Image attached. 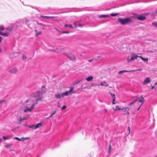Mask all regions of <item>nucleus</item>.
<instances>
[{"label":"nucleus","mask_w":157,"mask_h":157,"mask_svg":"<svg viewBox=\"0 0 157 157\" xmlns=\"http://www.w3.org/2000/svg\"><path fill=\"white\" fill-rule=\"evenodd\" d=\"M93 59H89L88 60V61H89V62H91V61H92V60H93Z\"/></svg>","instance_id":"obj_54"},{"label":"nucleus","mask_w":157,"mask_h":157,"mask_svg":"<svg viewBox=\"0 0 157 157\" xmlns=\"http://www.w3.org/2000/svg\"><path fill=\"white\" fill-rule=\"evenodd\" d=\"M8 33H7L6 32V33H2L0 31V35H1L3 36H8Z\"/></svg>","instance_id":"obj_17"},{"label":"nucleus","mask_w":157,"mask_h":157,"mask_svg":"<svg viewBox=\"0 0 157 157\" xmlns=\"http://www.w3.org/2000/svg\"><path fill=\"white\" fill-rule=\"evenodd\" d=\"M27 118L25 117H19L17 121L19 122V124H20L21 123V121L27 119Z\"/></svg>","instance_id":"obj_13"},{"label":"nucleus","mask_w":157,"mask_h":157,"mask_svg":"<svg viewBox=\"0 0 157 157\" xmlns=\"http://www.w3.org/2000/svg\"><path fill=\"white\" fill-rule=\"evenodd\" d=\"M136 102V100H134V101H132V102L129 103L128 104V105H132L133 104H134Z\"/></svg>","instance_id":"obj_32"},{"label":"nucleus","mask_w":157,"mask_h":157,"mask_svg":"<svg viewBox=\"0 0 157 157\" xmlns=\"http://www.w3.org/2000/svg\"><path fill=\"white\" fill-rule=\"evenodd\" d=\"M115 100V97H114V98L113 99V102H112L113 104H115V103H114V102Z\"/></svg>","instance_id":"obj_41"},{"label":"nucleus","mask_w":157,"mask_h":157,"mask_svg":"<svg viewBox=\"0 0 157 157\" xmlns=\"http://www.w3.org/2000/svg\"><path fill=\"white\" fill-rule=\"evenodd\" d=\"M111 146L110 145H109V151H108V153H110V149H111Z\"/></svg>","instance_id":"obj_42"},{"label":"nucleus","mask_w":157,"mask_h":157,"mask_svg":"<svg viewBox=\"0 0 157 157\" xmlns=\"http://www.w3.org/2000/svg\"><path fill=\"white\" fill-rule=\"evenodd\" d=\"M1 140H2V139L1 138H0V142H1Z\"/></svg>","instance_id":"obj_60"},{"label":"nucleus","mask_w":157,"mask_h":157,"mask_svg":"<svg viewBox=\"0 0 157 157\" xmlns=\"http://www.w3.org/2000/svg\"><path fill=\"white\" fill-rule=\"evenodd\" d=\"M110 94L111 95V96L113 98V99L114 98V97H115V95L114 94L110 93Z\"/></svg>","instance_id":"obj_37"},{"label":"nucleus","mask_w":157,"mask_h":157,"mask_svg":"<svg viewBox=\"0 0 157 157\" xmlns=\"http://www.w3.org/2000/svg\"><path fill=\"white\" fill-rule=\"evenodd\" d=\"M118 14V13H111L110 16L112 17H114L117 16Z\"/></svg>","instance_id":"obj_34"},{"label":"nucleus","mask_w":157,"mask_h":157,"mask_svg":"<svg viewBox=\"0 0 157 157\" xmlns=\"http://www.w3.org/2000/svg\"><path fill=\"white\" fill-rule=\"evenodd\" d=\"M64 27H68L70 28H73L72 25L71 24H70V25L65 24L64 25Z\"/></svg>","instance_id":"obj_23"},{"label":"nucleus","mask_w":157,"mask_h":157,"mask_svg":"<svg viewBox=\"0 0 157 157\" xmlns=\"http://www.w3.org/2000/svg\"><path fill=\"white\" fill-rule=\"evenodd\" d=\"M135 100H136V101H138L139 102H142L143 103L144 101V100L143 98H141L140 99L139 98H137Z\"/></svg>","instance_id":"obj_14"},{"label":"nucleus","mask_w":157,"mask_h":157,"mask_svg":"<svg viewBox=\"0 0 157 157\" xmlns=\"http://www.w3.org/2000/svg\"><path fill=\"white\" fill-rule=\"evenodd\" d=\"M3 140H6L7 139V138L5 136H3Z\"/></svg>","instance_id":"obj_45"},{"label":"nucleus","mask_w":157,"mask_h":157,"mask_svg":"<svg viewBox=\"0 0 157 157\" xmlns=\"http://www.w3.org/2000/svg\"><path fill=\"white\" fill-rule=\"evenodd\" d=\"M22 59L23 60H25L26 59V56L25 55H22Z\"/></svg>","instance_id":"obj_39"},{"label":"nucleus","mask_w":157,"mask_h":157,"mask_svg":"<svg viewBox=\"0 0 157 157\" xmlns=\"http://www.w3.org/2000/svg\"><path fill=\"white\" fill-rule=\"evenodd\" d=\"M66 56L70 60L73 61H74L75 60L76 58L75 56L72 54H66Z\"/></svg>","instance_id":"obj_4"},{"label":"nucleus","mask_w":157,"mask_h":157,"mask_svg":"<svg viewBox=\"0 0 157 157\" xmlns=\"http://www.w3.org/2000/svg\"><path fill=\"white\" fill-rule=\"evenodd\" d=\"M142 103L140 105V106L139 107V108L137 109V110H139V109H140V108L141 107V106L142 105Z\"/></svg>","instance_id":"obj_46"},{"label":"nucleus","mask_w":157,"mask_h":157,"mask_svg":"<svg viewBox=\"0 0 157 157\" xmlns=\"http://www.w3.org/2000/svg\"><path fill=\"white\" fill-rule=\"evenodd\" d=\"M13 139H15V140H17L18 141H22V138L21 139L19 138L18 137H14V138H13Z\"/></svg>","instance_id":"obj_28"},{"label":"nucleus","mask_w":157,"mask_h":157,"mask_svg":"<svg viewBox=\"0 0 157 157\" xmlns=\"http://www.w3.org/2000/svg\"><path fill=\"white\" fill-rule=\"evenodd\" d=\"M5 146L6 147H10V146L9 145H5Z\"/></svg>","instance_id":"obj_48"},{"label":"nucleus","mask_w":157,"mask_h":157,"mask_svg":"<svg viewBox=\"0 0 157 157\" xmlns=\"http://www.w3.org/2000/svg\"><path fill=\"white\" fill-rule=\"evenodd\" d=\"M121 110L124 112H126V113H123V115H125L127 114L128 115L129 114V112H128L129 108L128 107H126L124 108L121 109Z\"/></svg>","instance_id":"obj_6"},{"label":"nucleus","mask_w":157,"mask_h":157,"mask_svg":"<svg viewBox=\"0 0 157 157\" xmlns=\"http://www.w3.org/2000/svg\"><path fill=\"white\" fill-rule=\"evenodd\" d=\"M141 69H138L136 70H132L131 71H130V72H134V71H140L142 70Z\"/></svg>","instance_id":"obj_24"},{"label":"nucleus","mask_w":157,"mask_h":157,"mask_svg":"<svg viewBox=\"0 0 157 157\" xmlns=\"http://www.w3.org/2000/svg\"><path fill=\"white\" fill-rule=\"evenodd\" d=\"M130 72V71L123 70L121 71L118 72L119 74H122L124 72Z\"/></svg>","instance_id":"obj_18"},{"label":"nucleus","mask_w":157,"mask_h":157,"mask_svg":"<svg viewBox=\"0 0 157 157\" xmlns=\"http://www.w3.org/2000/svg\"><path fill=\"white\" fill-rule=\"evenodd\" d=\"M121 108L119 107L118 106H116V110H121Z\"/></svg>","instance_id":"obj_36"},{"label":"nucleus","mask_w":157,"mask_h":157,"mask_svg":"<svg viewBox=\"0 0 157 157\" xmlns=\"http://www.w3.org/2000/svg\"><path fill=\"white\" fill-rule=\"evenodd\" d=\"M155 15V16H157V10L156 11Z\"/></svg>","instance_id":"obj_51"},{"label":"nucleus","mask_w":157,"mask_h":157,"mask_svg":"<svg viewBox=\"0 0 157 157\" xmlns=\"http://www.w3.org/2000/svg\"><path fill=\"white\" fill-rule=\"evenodd\" d=\"M50 51H51L52 52H54L55 51L54 50H51Z\"/></svg>","instance_id":"obj_55"},{"label":"nucleus","mask_w":157,"mask_h":157,"mask_svg":"<svg viewBox=\"0 0 157 157\" xmlns=\"http://www.w3.org/2000/svg\"><path fill=\"white\" fill-rule=\"evenodd\" d=\"M24 20H25V22L26 24H28V23L29 22V19H27L26 18H25L24 19H21V20L22 21H23Z\"/></svg>","instance_id":"obj_21"},{"label":"nucleus","mask_w":157,"mask_h":157,"mask_svg":"<svg viewBox=\"0 0 157 157\" xmlns=\"http://www.w3.org/2000/svg\"><path fill=\"white\" fill-rule=\"evenodd\" d=\"M155 85H157V82L155 83Z\"/></svg>","instance_id":"obj_57"},{"label":"nucleus","mask_w":157,"mask_h":157,"mask_svg":"<svg viewBox=\"0 0 157 157\" xmlns=\"http://www.w3.org/2000/svg\"><path fill=\"white\" fill-rule=\"evenodd\" d=\"M40 92L41 93V95L42 94H44L45 92V87L43 86H42L41 89L40 90L38 91Z\"/></svg>","instance_id":"obj_9"},{"label":"nucleus","mask_w":157,"mask_h":157,"mask_svg":"<svg viewBox=\"0 0 157 157\" xmlns=\"http://www.w3.org/2000/svg\"><path fill=\"white\" fill-rule=\"evenodd\" d=\"M109 16L108 15H102L99 16L100 17H109Z\"/></svg>","instance_id":"obj_26"},{"label":"nucleus","mask_w":157,"mask_h":157,"mask_svg":"<svg viewBox=\"0 0 157 157\" xmlns=\"http://www.w3.org/2000/svg\"><path fill=\"white\" fill-rule=\"evenodd\" d=\"M4 27L3 26H0V31L4 30Z\"/></svg>","instance_id":"obj_33"},{"label":"nucleus","mask_w":157,"mask_h":157,"mask_svg":"<svg viewBox=\"0 0 157 157\" xmlns=\"http://www.w3.org/2000/svg\"><path fill=\"white\" fill-rule=\"evenodd\" d=\"M74 88V87H71L70 88L69 91L62 93L61 94H56L55 95V97L57 99H60L62 97H63L65 96H68L70 94H72V93H73V90Z\"/></svg>","instance_id":"obj_1"},{"label":"nucleus","mask_w":157,"mask_h":157,"mask_svg":"<svg viewBox=\"0 0 157 157\" xmlns=\"http://www.w3.org/2000/svg\"><path fill=\"white\" fill-rule=\"evenodd\" d=\"M41 97H40V98H37L36 99V100L37 101H41Z\"/></svg>","instance_id":"obj_44"},{"label":"nucleus","mask_w":157,"mask_h":157,"mask_svg":"<svg viewBox=\"0 0 157 157\" xmlns=\"http://www.w3.org/2000/svg\"><path fill=\"white\" fill-rule=\"evenodd\" d=\"M77 22H75L74 23V25H75V27H77V26H81V25H77Z\"/></svg>","instance_id":"obj_35"},{"label":"nucleus","mask_w":157,"mask_h":157,"mask_svg":"<svg viewBox=\"0 0 157 157\" xmlns=\"http://www.w3.org/2000/svg\"><path fill=\"white\" fill-rule=\"evenodd\" d=\"M139 57L145 62H146L148 60V59L147 58H144L141 56H140Z\"/></svg>","instance_id":"obj_22"},{"label":"nucleus","mask_w":157,"mask_h":157,"mask_svg":"<svg viewBox=\"0 0 157 157\" xmlns=\"http://www.w3.org/2000/svg\"><path fill=\"white\" fill-rule=\"evenodd\" d=\"M138 57V56L137 55H135L132 56L131 57V58L130 59H128L127 61L128 62H130L131 61L135 59H137V58Z\"/></svg>","instance_id":"obj_8"},{"label":"nucleus","mask_w":157,"mask_h":157,"mask_svg":"<svg viewBox=\"0 0 157 157\" xmlns=\"http://www.w3.org/2000/svg\"><path fill=\"white\" fill-rule=\"evenodd\" d=\"M41 17L42 18H46L47 19H48L50 18H53V17H48V16H43V15H42L41 16Z\"/></svg>","instance_id":"obj_20"},{"label":"nucleus","mask_w":157,"mask_h":157,"mask_svg":"<svg viewBox=\"0 0 157 157\" xmlns=\"http://www.w3.org/2000/svg\"><path fill=\"white\" fill-rule=\"evenodd\" d=\"M17 71V69L16 67H14L11 70H10L9 72L12 73H16Z\"/></svg>","instance_id":"obj_10"},{"label":"nucleus","mask_w":157,"mask_h":157,"mask_svg":"<svg viewBox=\"0 0 157 157\" xmlns=\"http://www.w3.org/2000/svg\"><path fill=\"white\" fill-rule=\"evenodd\" d=\"M35 105L34 103H33V102L31 104H29L26 105L24 110V112H27L28 111H31L34 108V106Z\"/></svg>","instance_id":"obj_3"},{"label":"nucleus","mask_w":157,"mask_h":157,"mask_svg":"<svg viewBox=\"0 0 157 157\" xmlns=\"http://www.w3.org/2000/svg\"><path fill=\"white\" fill-rule=\"evenodd\" d=\"M152 25L153 26H154L156 27H157V22H152Z\"/></svg>","instance_id":"obj_29"},{"label":"nucleus","mask_w":157,"mask_h":157,"mask_svg":"<svg viewBox=\"0 0 157 157\" xmlns=\"http://www.w3.org/2000/svg\"><path fill=\"white\" fill-rule=\"evenodd\" d=\"M93 78V77L92 76H90L86 78V79L88 81H90L92 80Z\"/></svg>","instance_id":"obj_15"},{"label":"nucleus","mask_w":157,"mask_h":157,"mask_svg":"<svg viewBox=\"0 0 157 157\" xmlns=\"http://www.w3.org/2000/svg\"><path fill=\"white\" fill-rule=\"evenodd\" d=\"M128 130L129 133L130 132V127H128Z\"/></svg>","instance_id":"obj_49"},{"label":"nucleus","mask_w":157,"mask_h":157,"mask_svg":"<svg viewBox=\"0 0 157 157\" xmlns=\"http://www.w3.org/2000/svg\"><path fill=\"white\" fill-rule=\"evenodd\" d=\"M154 88V87L153 86H152V87H151V88L152 89H153V88Z\"/></svg>","instance_id":"obj_58"},{"label":"nucleus","mask_w":157,"mask_h":157,"mask_svg":"<svg viewBox=\"0 0 157 157\" xmlns=\"http://www.w3.org/2000/svg\"><path fill=\"white\" fill-rule=\"evenodd\" d=\"M36 125V128H38L41 127L42 126V124L41 123H39L37 124Z\"/></svg>","instance_id":"obj_16"},{"label":"nucleus","mask_w":157,"mask_h":157,"mask_svg":"<svg viewBox=\"0 0 157 157\" xmlns=\"http://www.w3.org/2000/svg\"><path fill=\"white\" fill-rule=\"evenodd\" d=\"M118 21L121 25H124L128 23H132V21L129 17H127L125 19L119 18L118 19Z\"/></svg>","instance_id":"obj_2"},{"label":"nucleus","mask_w":157,"mask_h":157,"mask_svg":"<svg viewBox=\"0 0 157 157\" xmlns=\"http://www.w3.org/2000/svg\"><path fill=\"white\" fill-rule=\"evenodd\" d=\"M13 26H10L6 28V30L7 33H9L13 29Z\"/></svg>","instance_id":"obj_11"},{"label":"nucleus","mask_w":157,"mask_h":157,"mask_svg":"<svg viewBox=\"0 0 157 157\" xmlns=\"http://www.w3.org/2000/svg\"><path fill=\"white\" fill-rule=\"evenodd\" d=\"M2 40V37L1 36H0V43H1Z\"/></svg>","instance_id":"obj_47"},{"label":"nucleus","mask_w":157,"mask_h":157,"mask_svg":"<svg viewBox=\"0 0 157 157\" xmlns=\"http://www.w3.org/2000/svg\"><path fill=\"white\" fill-rule=\"evenodd\" d=\"M41 26L42 27V29H44V27H46V26L44 25H43V24H42L41 25Z\"/></svg>","instance_id":"obj_43"},{"label":"nucleus","mask_w":157,"mask_h":157,"mask_svg":"<svg viewBox=\"0 0 157 157\" xmlns=\"http://www.w3.org/2000/svg\"><path fill=\"white\" fill-rule=\"evenodd\" d=\"M30 139V138L29 137H22V141H24L25 140H29Z\"/></svg>","instance_id":"obj_27"},{"label":"nucleus","mask_w":157,"mask_h":157,"mask_svg":"<svg viewBox=\"0 0 157 157\" xmlns=\"http://www.w3.org/2000/svg\"><path fill=\"white\" fill-rule=\"evenodd\" d=\"M32 101V100H29L27 101V102H31V101Z\"/></svg>","instance_id":"obj_52"},{"label":"nucleus","mask_w":157,"mask_h":157,"mask_svg":"<svg viewBox=\"0 0 157 157\" xmlns=\"http://www.w3.org/2000/svg\"><path fill=\"white\" fill-rule=\"evenodd\" d=\"M136 18L139 20L143 21L145 19L146 17L143 15H138L136 16Z\"/></svg>","instance_id":"obj_7"},{"label":"nucleus","mask_w":157,"mask_h":157,"mask_svg":"<svg viewBox=\"0 0 157 157\" xmlns=\"http://www.w3.org/2000/svg\"><path fill=\"white\" fill-rule=\"evenodd\" d=\"M96 85V86H99V85Z\"/></svg>","instance_id":"obj_61"},{"label":"nucleus","mask_w":157,"mask_h":157,"mask_svg":"<svg viewBox=\"0 0 157 157\" xmlns=\"http://www.w3.org/2000/svg\"><path fill=\"white\" fill-rule=\"evenodd\" d=\"M36 125H30L29 126V127L32 128L34 129H36Z\"/></svg>","instance_id":"obj_25"},{"label":"nucleus","mask_w":157,"mask_h":157,"mask_svg":"<svg viewBox=\"0 0 157 157\" xmlns=\"http://www.w3.org/2000/svg\"><path fill=\"white\" fill-rule=\"evenodd\" d=\"M67 107L66 105H64L62 107L61 109L62 110H63L66 108Z\"/></svg>","instance_id":"obj_38"},{"label":"nucleus","mask_w":157,"mask_h":157,"mask_svg":"<svg viewBox=\"0 0 157 157\" xmlns=\"http://www.w3.org/2000/svg\"><path fill=\"white\" fill-rule=\"evenodd\" d=\"M62 33H63L68 34V33H69L70 32H68V31H63L62 32Z\"/></svg>","instance_id":"obj_40"},{"label":"nucleus","mask_w":157,"mask_h":157,"mask_svg":"<svg viewBox=\"0 0 157 157\" xmlns=\"http://www.w3.org/2000/svg\"><path fill=\"white\" fill-rule=\"evenodd\" d=\"M41 93L40 91H37L36 92L33 93L32 94V97L35 98H38L41 95Z\"/></svg>","instance_id":"obj_5"},{"label":"nucleus","mask_w":157,"mask_h":157,"mask_svg":"<svg viewBox=\"0 0 157 157\" xmlns=\"http://www.w3.org/2000/svg\"><path fill=\"white\" fill-rule=\"evenodd\" d=\"M35 31L36 32V34H35V36H37L39 35L41 33V32H39L38 33H37V31L36 30H35Z\"/></svg>","instance_id":"obj_31"},{"label":"nucleus","mask_w":157,"mask_h":157,"mask_svg":"<svg viewBox=\"0 0 157 157\" xmlns=\"http://www.w3.org/2000/svg\"><path fill=\"white\" fill-rule=\"evenodd\" d=\"M150 81L151 80L150 78L149 77H147L144 80L143 83L144 84H147L150 82Z\"/></svg>","instance_id":"obj_12"},{"label":"nucleus","mask_w":157,"mask_h":157,"mask_svg":"<svg viewBox=\"0 0 157 157\" xmlns=\"http://www.w3.org/2000/svg\"><path fill=\"white\" fill-rule=\"evenodd\" d=\"M51 117H50V116L47 118V119H49V118H51Z\"/></svg>","instance_id":"obj_59"},{"label":"nucleus","mask_w":157,"mask_h":157,"mask_svg":"<svg viewBox=\"0 0 157 157\" xmlns=\"http://www.w3.org/2000/svg\"><path fill=\"white\" fill-rule=\"evenodd\" d=\"M58 106L59 107V108H60V106H59V102H58Z\"/></svg>","instance_id":"obj_53"},{"label":"nucleus","mask_w":157,"mask_h":157,"mask_svg":"<svg viewBox=\"0 0 157 157\" xmlns=\"http://www.w3.org/2000/svg\"><path fill=\"white\" fill-rule=\"evenodd\" d=\"M2 49L0 48V52H2Z\"/></svg>","instance_id":"obj_56"},{"label":"nucleus","mask_w":157,"mask_h":157,"mask_svg":"<svg viewBox=\"0 0 157 157\" xmlns=\"http://www.w3.org/2000/svg\"><path fill=\"white\" fill-rule=\"evenodd\" d=\"M100 85L101 86H108V84L105 81L101 83Z\"/></svg>","instance_id":"obj_19"},{"label":"nucleus","mask_w":157,"mask_h":157,"mask_svg":"<svg viewBox=\"0 0 157 157\" xmlns=\"http://www.w3.org/2000/svg\"><path fill=\"white\" fill-rule=\"evenodd\" d=\"M4 101V100H0V104L1 103L3 102Z\"/></svg>","instance_id":"obj_50"},{"label":"nucleus","mask_w":157,"mask_h":157,"mask_svg":"<svg viewBox=\"0 0 157 157\" xmlns=\"http://www.w3.org/2000/svg\"><path fill=\"white\" fill-rule=\"evenodd\" d=\"M56 112V110H55L52 113L50 116V117H52L54 114H55Z\"/></svg>","instance_id":"obj_30"}]
</instances>
